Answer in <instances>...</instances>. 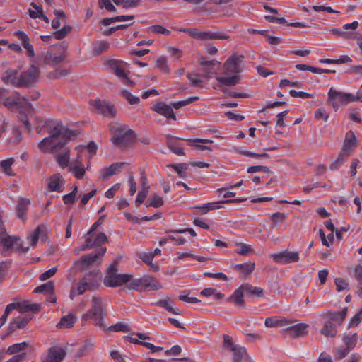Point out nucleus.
Masks as SVG:
<instances>
[{
    "instance_id": "4468645a",
    "label": "nucleus",
    "mask_w": 362,
    "mask_h": 362,
    "mask_svg": "<svg viewBox=\"0 0 362 362\" xmlns=\"http://www.w3.org/2000/svg\"><path fill=\"white\" fill-rule=\"evenodd\" d=\"M271 258L278 264H286L291 262H297L299 259V255L296 252L283 250L279 253L272 254Z\"/></svg>"
},
{
    "instance_id": "473e14b6",
    "label": "nucleus",
    "mask_w": 362,
    "mask_h": 362,
    "mask_svg": "<svg viewBox=\"0 0 362 362\" xmlns=\"http://www.w3.org/2000/svg\"><path fill=\"white\" fill-rule=\"evenodd\" d=\"M65 59L66 55L64 54L57 55L52 51H47L45 57V62L48 64H52L55 65L64 62Z\"/></svg>"
},
{
    "instance_id": "a19ab883",
    "label": "nucleus",
    "mask_w": 362,
    "mask_h": 362,
    "mask_svg": "<svg viewBox=\"0 0 362 362\" xmlns=\"http://www.w3.org/2000/svg\"><path fill=\"white\" fill-rule=\"evenodd\" d=\"M39 93H33L31 95H27L21 96V102L23 105V109L26 112H30L33 109L32 105L29 103L30 100H36L39 98Z\"/></svg>"
},
{
    "instance_id": "603ef678",
    "label": "nucleus",
    "mask_w": 362,
    "mask_h": 362,
    "mask_svg": "<svg viewBox=\"0 0 362 362\" xmlns=\"http://www.w3.org/2000/svg\"><path fill=\"white\" fill-rule=\"evenodd\" d=\"M241 288L244 289V291L249 295H255L260 296L263 293V289L260 287L253 286L249 284H245L241 285Z\"/></svg>"
},
{
    "instance_id": "338daca9",
    "label": "nucleus",
    "mask_w": 362,
    "mask_h": 362,
    "mask_svg": "<svg viewBox=\"0 0 362 362\" xmlns=\"http://www.w3.org/2000/svg\"><path fill=\"white\" fill-rule=\"evenodd\" d=\"M156 66L165 73H169L170 69L168 66L167 60L165 57H159L156 62Z\"/></svg>"
},
{
    "instance_id": "37998d69",
    "label": "nucleus",
    "mask_w": 362,
    "mask_h": 362,
    "mask_svg": "<svg viewBox=\"0 0 362 362\" xmlns=\"http://www.w3.org/2000/svg\"><path fill=\"white\" fill-rule=\"evenodd\" d=\"M69 152V149H65L64 152L56 155V160L62 168H65L68 166L70 159Z\"/></svg>"
},
{
    "instance_id": "0e129e2a",
    "label": "nucleus",
    "mask_w": 362,
    "mask_h": 362,
    "mask_svg": "<svg viewBox=\"0 0 362 362\" xmlns=\"http://www.w3.org/2000/svg\"><path fill=\"white\" fill-rule=\"evenodd\" d=\"M173 168L177 173L178 176L180 177H185L186 174L183 173V170H186L188 168L187 164L186 163H180L177 165L172 164L170 165Z\"/></svg>"
},
{
    "instance_id": "680f3d73",
    "label": "nucleus",
    "mask_w": 362,
    "mask_h": 362,
    "mask_svg": "<svg viewBox=\"0 0 362 362\" xmlns=\"http://www.w3.org/2000/svg\"><path fill=\"white\" fill-rule=\"evenodd\" d=\"M71 31V27L69 25L64 26L62 29L54 31L53 35L57 40L64 39Z\"/></svg>"
},
{
    "instance_id": "f03ea898",
    "label": "nucleus",
    "mask_w": 362,
    "mask_h": 362,
    "mask_svg": "<svg viewBox=\"0 0 362 362\" xmlns=\"http://www.w3.org/2000/svg\"><path fill=\"white\" fill-rule=\"evenodd\" d=\"M347 313V308L341 311L328 310L323 312L321 316L326 318L323 327L320 330V334L327 338H333L337 334V327H339Z\"/></svg>"
},
{
    "instance_id": "f704fd0d",
    "label": "nucleus",
    "mask_w": 362,
    "mask_h": 362,
    "mask_svg": "<svg viewBox=\"0 0 362 362\" xmlns=\"http://www.w3.org/2000/svg\"><path fill=\"white\" fill-rule=\"evenodd\" d=\"M241 76L239 74H234L232 76L223 77L217 76L216 80L221 85L235 86L239 83Z\"/></svg>"
},
{
    "instance_id": "09e8293b",
    "label": "nucleus",
    "mask_w": 362,
    "mask_h": 362,
    "mask_svg": "<svg viewBox=\"0 0 362 362\" xmlns=\"http://www.w3.org/2000/svg\"><path fill=\"white\" fill-rule=\"evenodd\" d=\"M165 202L162 197L158 195L157 194H153L151 199H148L146 202V206H153L155 208H158L164 204Z\"/></svg>"
},
{
    "instance_id": "423d86ee",
    "label": "nucleus",
    "mask_w": 362,
    "mask_h": 362,
    "mask_svg": "<svg viewBox=\"0 0 362 362\" xmlns=\"http://www.w3.org/2000/svg\"><path fill=\"white\" fill-rule=\"evenodd\" d=\"M127 287L129 290L138 291H158L163 288L162 284L151 275H145L136 279H133L132 276Z\"/></svg>"
},
{
    "instance_id": "f8f14e48",
    "label": "nucleus",
    "mask_w": 362,
    "mask_h": 362,
    "mask_svg": "<svg viewBox=\"0 0 362 362\" xmlns=\"http://www.w3.org/2000/svg\"><path fill=\"white\" fill-rule=\"evenodd\" d=\"M90 104L98 113L107 117H115L117 110L112 103L106 100H101L99 98L90 100Z\"/></svg>"
},
{
    "instance_id": "2eb2a0df",
    "label": "nucleus",
    "mask_w": 362,
    "mask_h": 362,
    "mask_svg": "<svg viewBox=\"0 0 362 362\" xmlns=\"http://www.w3.org/2000/svg\"><path fill=\"white\" fill-rule=\"evenodd\" d=\"M107 237L104 233L93 232V234H86V245L82 246L81 249H85V247H99L107 242Z\"/></svg>"
},
{
    "instance_id": "5fc2aeb1",
    "label": "nucleus",
    "mask_w": 362,
    "mask_h": 362,
    "mask_svg": "<svg viewBox=\"0 0 362 362\" xmlns=\"http://www.w3.org/2000/svg\"><path fill=\"white\" fill-rule=\"evenodd\" d=\"M235 269L241 270L245 276L250 274L255 269V263L247 262L235 265Z\"/></svg>"
},
{
    "instance_id": "1a4fd4ad",
    "label": "nucleus",
    "mask_w": 362,
    "mask_h": 362,
    "mask_svg": "<svg viewBox=\"0 0 362 362\" xmlns=\"http://www.w3.org/2000/svg\"><path fill=\"white\" fill-rule=\"evenodd\" d=\"M173 29L187 33L192 38L201 41L230 39L229 35L221 32L213 33L210 31H200L197 28H180L177 27H174Z\"/></svg>"
},
{
    "instance_id": "49530a36",
    "label": "nucleus",
    "mask_w": 362,
    "mask_h": 362,
    "mask_svg": "<svg viewBox=\"0 0 362 362\" xmlns=\"http://www.w3.org/2000/svg\"><path fill=\"white\" fill-rule=\"evenodd\" d=\"M247 199H227L218 202H214L208 203L210 211L218 209L223 207V204L226 203H240L245 201Z\"/></svg>"
},
{
    "instance_id": "72a5a7b5",
    "label": "nucleus",
    "mask_w": 362,
    "mask_h": 362,
    "mask_svg": "<svg viewBox=\"0 0 362 362\" xmlns=\"http://www.w3.org/2000/svg\"><path fill=\"white\" fill-rule=\"evenodd\" d=\"M76 321V317L74 314H69L68 315L64 316L61 318L60 321L57 325L59 329H66L71 328L74 326Z\"/></svg>"
},
{
    "instance_id": "052dcab7",
    "label": "nucleus",
    "mask_w": 362,
    "mask_h": 362,
    "mask_svg": "<svg viewBox=\"0 0 362 362\" xmlns=\"http://www.w3.org/2000/svg\"><path fill=\"white\" fill-rule=\"evenodd\" d=\"M334 284L336 285L337 290L338 292L349 289V282L343 278H336L334 279Z\"/></svg>"
},
{
    "instance_id": "4d7b16f0",
    "label": "nucleus",
    "mask_w": 362,
    "mask_h": 362,
    "mask_svg": "<svg viewBox=\"0 0 362 362\" xmlns=\"http://www.w3.org/2000/svg\"><path fill=\"white\" fill-rule=\"evenodd\" d=\"M106 330L111 332H128L129 331V327L127 324L124 322H118L115 325L108 327L107 325Z\"/></svg>"
},
{
    "instance_id": "a878e982",
    "label": "nucleus",
    "mask_w": 362,
    "mask_h": 362,
    "mask_svg": "<svg viewBox=\"0 0 362 362\" xmlns=\"http://www.w3.org/2000/svg\"><path fill=\"white\" fill-rule=\"evenodd\" d=\"M231 351L233 352V362H241L243 360L251 362L245 347L240 345L232 346Z\"/></svg>"
},
{
    "instance_id": "c756f323",
    "label": "nucleus",
    "mask_w": 362,
    "mask_h": 362,
    "mask_svg": "<svg viewBox=\"0 0 362 362\" xmlns=\"http://www.w3.org/2000/svg\"><path fill=\"white\" fill-rule=\"evenodd\" d=\"M30 204L29 199L21 198L16 207L17 217L22 220H25L28 214V207Z\"/></svg>"
},
{
    "instance_id": "ddd939ff",
    "label": "nucleus",
    "mask_w": 362,
    "mask_h": 362,
    "mask_svg": "<svg viewBox=\"0 0 362 362\" xmlns=\"http://www.w3.org/2000/svg\"><path fill=\"white\" fill-rule=\"evenodd\" d=\"M80 279L89 285L93 291H95L100 285L102 274L100 269H93L85 273Z\"/></svg>"
},
{
    "instance_id": "a211bd4d",
    "label": "nucleus",
    "mask_w": 362,
    "mask_h": 362,
    "mask_svg": "<svg viewBox=\"0 0 362 362\" xmlns=\"http://www.w3.org/2000/svg\"><path fill=\"white\" fill-rule=\"evenodd\" d=\"M47 238V228L43 224L39 225L28 238L30 245L33 247L36 246V244L40 239L42 241H46Z\"/></svg>"
},
{
    "instance_id": "e2e57ef3",
    "label": "nucleus",
    "mask_w": 362,
    "mask_h": 362,
    "mask_svg": "<svg viewBox=\"0 0 362 362\" xmlns=\"http://www.w3.org/2000/svg\"><path fill=\"white\" fill-rule=\"evenodd\" d=\"M271 219L272 221V226L273 228L276 227L279 222L283 223L286 220V215L281 212H276L272 215Z\"/></svg>"
},
{
    "instance_id": "13d9d810",
    "label": "nucleus",
    "mask_w": 362,
    "mask_h": 362,
    "mask_svg": "<svg viewBox=\"0 0 362 362\" xmlns=\"http://www.w3.org/2000/svg\"><path fill=\"white\" fill-rule=\"evenodd\" d=\"M122 96L125 98L129 104L137 105L140 102V98L137 96L132 95L129 90H123L121 92Z\"/></svg>"
},
{
    "instance_id": "6ab92c4d",
    "label": "nucleus",
    "mask_w": 362,
    "mask_h": 362,
    "mask_svg": "<svg viewBox=\"0 0 362 362\" xmlns=\"http://www.w3.org/2000/svg\"><path fill=\"white\" fill-rule=\"evenodd\" d=\"M327 102L331 104L335 110H337L340 105L346 103L345 93L337 91L331 88L328 92Z\"/></svg>"
},
{
    "instance_id": "4be33fe9",
    "label": "nucleus",
    "mask_w": 362,
    "mask_h": 362,
    "mask_svg": "<svg viewBox=\"0 0 362 362\" xmlns=\"http://www.w3.org/2000/svg\"><path fill=\"white\" fill-rule=\"evenodd\" d=\"M32 319L30 315L24 317H18L14 318L10 323L7 328L8 334H12L13 332L18 329L25 327Z\"/></svg>"
},
{
    "instance_id": "6e6d98bb",
    "label": "nucleus",
    "mask_w": 362,
    "mask_h": 362,
    "mask_svg": "<svg viewBox=\"0 0 362 362\" xmlns=\"http://www.w3.org/2000/svg\"><path fill=\"white\" fill-rule=\"evenodd\" d=\"M343 341L346 345V348L349 349H352L356 344L357 341V334H349L346 335L343 338Z\"/></svg>"
},
{
    "instance_id": "412c9836",
    "label": "nucleus",
    "mask_w": 362,
    "mask_h": 362,
    "mask_svg": "<svg viewBox=\"0 0 362 362\" xmlns=\"http://www.w3.org/2000/svg\"><path fill=\"white\" fill-rule=\"evenodd\" d=\"M153 110L159 115L165 117L167 119H172L176 120V116L173 112L171 105H168L164 103H156L153 107Z\"/></svg>"
},
{
    "instance_id": "dca6fc26",
    "label": "nucleus",
    "mask_w": 362,
    "mask_h": 362,
    "mask_svg": "<svg viewBox=\"0 0 362 362\" xmlns=\"http://www.w3.org/2000/svg\"><path fill=\"white\" fill-rule=\"evenodd\" d=\"M308 327L305 323H299L286 327L281 330V333L290 338L301 337L308 333Z\"/></svg>"
},
{
    "instance_id": "20e7f679",
    "label": "nucleus",
    "mask_w": 362,
    "mask_h": 362,
    "mask_svg": "<svg viewBox=\"0 0 362 362\" xmlns=\"http://www.w3.org/2000/svg\"><path fill=\"white\" fill-rule=\"evenodd\" d=\"M106 250H98L97 252H91L82 255L73 263L72 269L74 272L85 271L91 268L97 269L103 262V258Z\"/></svg>"
},
{
    "instance_id": "7c9ffc66",
    "label": "nucleus",
    "mask_w": 362,
    "mask_h": 362,
    "mask_svg": "<svg viewBox=\"0 0 362 362\" xmlns=\"http://www.w3.org/2000/svg\"><path fill=\"white\" fill-rule=\"evenodd\" d=\"M127 163L121 162V163H114L111 164L108 167H105L103 168V173L102 175V177L103 180L108 178L109 177L115 175L117 172L120 170L122 167L124 166Z\"/></svg>"
},
{
    "instance_id": "2f4dec72",
    "label": "nucleus",
    "mask_w": 362,
    "mask_h": 362,
    "mask_svg": "<svg viewBox=\"0 0 362 362\" xmlns=\"http://www.w3.org/2000/svg\"><path fill=\"white\" fill-rule=\"evenodd\" d=\"M3 104L8 108L23 109L21 97L19 95H11L4 100Z\"/></svg>"
},
{
    "instance_id": "9b49d317",
    "label": "nucleus",
    "mask_w": 362,
    "mask_h": 362,
    "mask_svg": "<svg viewBox=\"0 0 362 362\" xmlns=\"http://www.w3.org/2000/svg\"><path fill=\"white\" fill-rule=\"evenodd\" d=\"M243 55L232 54L223 64L224 74H239L243 71Z\"/></svg>"
},
{
    "instance_id": "e433bc0d",
    "label": "nucleus",
    "mask_w": 362,
    "mask_h": 362,
    "mask_svg": "<svg viewBox=\"0 0 362 362\" xmlns=\"http://www.w3.org/2000/svg\"><path fill=\"white\" fill-rule=\"evenodd\" d=\"M354 277L358 282L357 295L362 298V264H357L354 269Z\"/></svg>"
},
{
    "instance_id": "4c0bfd02",
    "label": "nucleus",
    "mask_w": 362,
    "mask_h": 362,
    "mask_svg": "<svg viewBox=\"0 0 362 362\" xmlns=\"http://www.w3.org/2000/svg\"><path fill=\"white\" fill-rule=\"evenodd\" d=\"M18 304L17 308L21 312H37L40 310V305L37 303H31L29 301H23L16 303Z\"/></svg>"
},
{
    "instance_id": "bf43d9fd",
    "label": "nucleus",
    "mask_w": 362,
    "mask_h": 362,
    "mask_svg": "<svg viewBox=\"0 0 362 362\" xmlns=\"http://www.w3.org/2000/svg\"><path fill=\"white\" fill-rule=\"evenodd\" d=\"M199 99L198 96H193L190 97L186 100H180L178 102H173L171 103V106L173 107L175 109H180L185 105H187Z\"/></svg>"
},
{
    "instance_id": "774afa93",
    "label": "nucleus",
    "mask_w": 362,
    "mask_h": 362,
    "mask_svg": "<svg viewBox=\"0 0 362 362\" xmlns=\"http://www.w3.org/2000/svg\"><path fill=\"white\" fill-rule=\"evenodd\" d=\"M361 320H362V306L361 307L359 310L351 318L350 323H349V327L357 326Z\"/></svg>"
},
{
    "instance_id": "f3484780",
    "label": "nucleus",
    "mask_w": 362,
    "mask_h": 362,
    "mask_svg": "<svg viewBox=\"0 0 362 362\" xmlns=\"http://www.w3.org/2000/svg\"><path fill=\"white\" fill-rule=\"evenodd\" d=\"M66 356L64 348L53 346L49 348L47 355L44 357L47 362H62Z\"/></svg>"
},
{
    "instance_id": "bb28decb",
    "label": "nucleus",
    "mask_w": 362,
    "mask_h": 362,
    "mask_svg": "<svg viewBox=\"0 0 362 362\" xmlns=\"http://www.w3.org/2000/svg\"><path fill=\"white\" fill-rule=\"evenodd\" d=\"M291 322L283 317L274 316L265 319L264 325L267 327H286Z\"/></svg>"
},
{
    "instance_id": "9d476101",
    "label": "nucleus",
    "mask_w": 362,
    "mask_h": 362,
    "mask_svg": "<svg viewBox=\"0 0 362 362\" xmlns=\"http://www.w3.org/2000/svg\"><path fill=\"white\" fill-rule=\"evenodd\" d=\"M40 74V69L35 65H31L21 74V88L34 86L38 81Z\"/></svg>"
},
{
    "instance_id": "f257e3e1",
    "label": "nucleus",
    "mask_w": 362,
    "mask_h": 362,
    "mask_svg": "<svg viewBox=\"0 0 362 362\" xmlns=\"http://www.w3.org/2000/svg\"><path fill=\"white\" fill-rule=\"evenodd\" d=\"M76 136L77 134L75 132L59 123L49 130V135L47 137L37 144V148L44 153H57Z\"/></svg>"
},
{
    "instance_id": "0eeeda50",
    "label": "nucleus",
    "mask_w": 362,
    "mask_h": 362,
    "mask_svg": "<svg viewBox=\"0 0 362 362\" xmlns=\"http://www.w3.org/2000/svg\"><path fill=\"white\" fill-rule=\"evenodd\" d=\"M356 146L357 141L356 136L352 130H349L345 135L343 145L337 158L330 164L329 168L331 170H336L339 165L344 163L351 154Z\"/></svg>"
},
{
    "instance_id": "cd10ccee",
    "label": "nucleus",
    "mask_w": 362,
    "mask_h": 362,
    "mask_svg": "<svg viewBox=\"0 0 362 362\" xmlns=\"http://www.w3.org/2000/svg\"><path fill=\"white\" fill-rule=\"evenodd\" d=\"M160 251L161 250H155L149 252H140L138 255L144 262H145L148 265H150L153 271H158V265L153 264L152 260L155 256L158 255V254H160Z\"/></svg>"
},
{
    "instance_id": "7ed1b4c3",
    "label": "nucleus",
    "mask_w": 362,
    "mask_h": 362,
    "mask_svg": "<svg viewBox=\"0 0 362 362\" xmlns=\"http://www.w3.org/2000/svg\"><path fill=\"white\" fill-rule=\"evenodd\" d=\"M92 305L87 313L83 317V320H90L95 326L103 329L107 328L105 317L107 316L105 305L100 297L94 296L92 297Z\"/></svg>"
},
{
    "instance_id": "58836bf2",
    "label": "nucleus",
    "mask_w": 362,
    "mask_h": 362,
    "mask_svg": "<svg viewBox=\"0 0 362 362\" xmlns=\"http://www.w3.org/2000/svg\"><path fill=\"white\" fill-rule=\"evenodd\" d=\"M15 159L13 158L0 162V167L2 171L8 176H15V173L12 169V165L14 163Z\"/></svg>"
},
{
    "instance_id": "c9c22d12",
    "label": "nucleus",
    "mask_w": 362,
    "mask_h": 362,
    "mask_svg": "<svg viewBox=\"0 0 362 362\" xmlns=\"http://www.w3.org/2000/svg\"><path fill=\"white\" fill-rule=\"evenodd\" d=\"M76 162L78 163L77 165L70 166V171L74 174V176L77 179H82L85 175V168L81 164V158L80 156H78Z\"/></svg>"
},
{
    "instance_id": "b1692460",
    "label": "nucleus",
    "mask_w": 362,
    "mask_h": 362,
    "mask_svg": "<svg viewBox=\"0 0 362 362\" xmlns=\"http://www.w3.org/2000/svg\"><path fill=\"white\" fill-rule=\"evenodd\" d=\"M64 180L63 177L59 173H57L50 177L47 188L51 192H62L64 189Z\"/></svg>"
},
{
    "instance_id": "a18cd8bd",
    "label": "nucleus",
    "mask_w": 362,
    "mask_h": 362,
    "mask_svg": "<svg viewBox=\"0 0 362 362\" xmlns=\"http://www.w3.org/2000/svg\"><path fill=\"white\" fill-rule=\"evenodd\" d=\"M134 16L133 15H127V16H117L112 18H103L101 21V23L104 25H109L113 22H120V21H124L128 20H133L134 18Z\"/></svg>"
},
{
    "instance_id": "8fccbe9b",
    "label": "nucleus",
    "mask_w": 362,
    "mask_h": 362,
    "mask_svg": "<svg viewBox=\"0 0 362 362\" xmlns=\"http://www.w3.org/2000/svg\"><path fill=\"white\" fill-rule=\"evenodd\" d=\"M188 142H189V145H190L192 146H194L201 151H204V150L211 151V149L210 148L200 144H211L212 141H211V140L197 139H189V140H188Z\"/></svg>"
},
{
    "instance_id": "de8ad7c7",
    "label": "nucleus",
    "mask_w": 362,
    "mask_h": 362,
    "mask_svg": "<svg viewBox=\"0 0 362 362\" xmlns=\"http://www.w3.org/2000/svg\"><path fill=\"white\" fill-rule=\"evenodd\" d=\"M216 247H237L239 249H252L250 245H248L247 244H245L243 243L240 242H232L230 244L226 243V242L216 240L214 243Z\"/></svg>"
},
{
    "instance_id": "5701e85b",
    "label": "nucleus",
    "mask_w": 362,
    "mask_h": 362,
    "mask_svg": "<svg viewBox=\"0 0 362 362\" xmlns=\"http://www.w3.org/2000/svg\"><path fill=\"white\" fill-rule=\"evenodd\" d=\"M1 78L5 83L21 88V75L18 76V71L15 69L6 71Z\"/></svg>"
},
{
    "instance_id": "aec40b11",
    "label": "nucleus",
    "mask_w": 362,
    "mask_h": 362,
    "mask_svg": "<svg viewBox=\"0 0 362 362\" xmlns=\"http://www.w3.org/2000/svg\"><path fill=\"white\" fill-rule=\"evenodd\" d=\"M107 66L115 75L120 78H127L129 71L125 70L123 62L117 59H110L107 62Z\"/></svg>"
},
{
    "instance_id": "864d4df0",
    "label": "nucleus",
    "mask_w": 362,
    "mask_h": 362,
    "mask_svg": "<svg viewBox=\"0 0 362 362\" xmlns=\"http://www.w3.org/2000/svg\"><path fill=\"white\" fill-rule=\"evenodd\" d=\"M28 346V344L25 341L16 343L8 346L6 349V353L10 355L16 354L24 350Z\"/></svg>"
},
{
    "instance_id": "39448f33",
    "label": "nucleus",
    "mask_w": 362,
    "mask_h": 362,
    "mask_svg": "<svg viewBox=\"0 0 362 362\" xmlns=\"http://www.w3.org/2000/svg\"><path fill=\"white\" fill-rule=\"evenodd\" d=\"M111 130L115 132L111 138L112 143L121 148L132 146L135 140L134 132L128 129L124 124H119L117 127H112Z\"/></svg>"
},
{
    "instance_id": "69168bd1",
    "label": "nucleus",
    "mask_w": 362,
    "mask_h": 362,
    "mask_svg": "<svg viewBox=\"0 0 362 362\" xmlns=\"http://www.w3.org/2000/svg\"><path fill=\"white\" fill-rule=\"evenodd\" d=\"M186 257H190L193 259L201 262H204L209 259V257L206 256H197V255H193L191 252H182V253H180L178 255V258L180 259H182Z\"/></svg>"
},
{
    "instance_id": "79ce46f5",
    "label": "nucleus",
    "mask_w": 362,
    "mask_h": 362,
    "mask_svg": "<svg viewBox=\"0 0 362 362\" xmlns=\"http://www.w3.org/2000/svg\"><path fill=\"white\" fill-rule=\"evenodd\" d=\"M20 238L18 237L10 236L8 234L0 238L1 244L6 249L13 247L14 245L17 244Z\"/></svg>"
},
{
    "instance_id": "c85d7f7f",
    "label": "nucleus",
    "mask_w": 362,
    "mask_h": 362,
    "mask_svg": "<svg viewBox=\"0 0 362 362\" xmlns=\"http://www.w3.org/2000/svg\"><path fill=\"white\" fill-rule=\"evenodd\" d=\"M166 146L175 154L177 156H185V152L180 146L178 139L173 136H168L166 141Z\"/></svg>"
},
{
    "instance_id": "c03bdc74",
    "label": "nucleus",
    "mask_w": 362,
    "mask_h": 362,
    "mask_svg": "<svg viewBox=\"0 0 362 362\" xmlns=\"http://www.w3.org/2000/svg\"><path fill=\"white\" fill-rule=\"evenodd\" d=\"M244 289L241 288V286L236 289L233 294L231 296L230 298L233 300L234 304L238 307H243L244 305V298H243V293Z\"/></svg>"
},
{
    "instance_id": "3c124183",
    "label": "nucleus",
    "mask_w": 362,
    "mask_h": 362,
    "mask_svg": "<svg viewBox=\"0 0 362 362\" xmlns=\"http://www.w3.org/2000/svg\"><path fill=\"white\" fill-rule=\"evenodd\" d=\"M54 290V284L52 281H49L41 286H37L34 290V293H52Z\"/></svg>"
},
{
    "instance_id": "ea45409f",
    "label": "nucleus",
    "mask_w": 362,
    "mask_h": 362,
    "mask_svg": "<svg viewBox=\"0 0 362 362\" xmlns=\"http://www.w3.org/2000/svg\"><path fill=\"white\" fill-rule=\"evenodd\" d=\"M154 305L159 306L160 308H165L170 313H173L175 315L180 314V312L178 309H175L173 308V306L171 303V300L170 299L160 300L158 302L154 303Z\"/></svg>"
},
{
    "instance_id": "6e6552de",
    "label": "nucleus",
    "mask_w": 362,
    "mask_h": 362,
    "mask_svg": "<svg viewBox=\"0 0 362 362\" xmlns=\"http://www.w3.org/2000/svg\"><path fill=\"white\" fill-rule=\"evenodd\" d=\"M116 262L112 263L107 269V274L105 277L103 283L106 286L115 288L129 284L133 275L130 274H117Z\"/></svg>"
},
{
    "instance_id": "393cba45",
    "label": "nucleus",
    "mask_w": 362,
    "mask_h": 362,
    "mask_svg": "<svg viewBox=\"0 0 362 362\" xmlns=\"http://www.w3.org/2000/svg\"><path fill=\"white\" fill-rule=\"evenodd\" d=\"M86 291H93V290L84 282L82 279H79L76 286H73L70 291L69 297L73 300L76 296H81Z\"/></svg>"
}]
</instances>
